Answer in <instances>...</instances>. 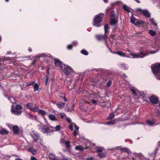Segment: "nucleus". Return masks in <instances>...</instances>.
<instances>
[{
  "instance_id": "37",
  "label": "nucleus",
  "mask_w": 160,
  "mask_h": 160,
  "mask_svg": "<svg viewBox=\"0 0 160 160\" xmlns=\"http://www.w3.org/2000/svg\"><path fill=\"white\" fill-rule=\"evenodd\" d=\"M158 51V50H155V51H151L149 52H146L145 53H144V54H148L147 55V56H148L149 54H154L155 53H156Z\"/></svg>"
},
{
  "instance_id": "54",
  "label": "nucleus",
  "mask_w": 160,
  "mask_h": 160,
  "mask_svg": "<svg viewBox=\"0 0 160 160\" xmlns=\"http://www.w3.org/2000/svg\"><path fill=\"white\" fill-rule=\"evenodd\" d=\"M137 12H142V11L143 10H142L141 8H138L136 9Z\"/></svg>"
},
{
  "instance_id": "36",
  "label": "nucleus",
  "mask_w": 160,
  "mask_h": 160,
  "mask_svg": "<svg viewBox=\"0 0 160 160\" xmlns=\"http://www.w3.org/2000/svg\"><path fill=\"white\" fill-rule=\"evenodd\" d=\"M81 52L83 54L87 56L88 54V53L86 50L83 49L81 51Z\"/></svg>"
},
{
  "instance_id": "45",
  "label": "nucleus",
  "mask_w": 160,
  "mask_h": 160,
  "mask_svg": "<svg viewBox=\"0 0 160 160\" xmlns=\"http://www.w3.org/2000/svg\"><path fill=\"white\" fill-rule=\"evenodd\" d=\"M72 44L68 45L67 46V48L69 50H71L72 48Z\"/></svg>"
},
{
  "instance_id": "38",
  "label": "nucleus",
  "mask_w": 160,
  "mask_h": 160,
  "mask_svg": "<svg viewBox=\"0 0 160 160\" xmlns=\"http://www.w3.org/2000/svg\"><path fill=\"white\" fill-rule=\"evenodd\" d=\"M38 86L37 84H35L34 85V91H36L38 90Z\"/></svg>"
},
{
  "instance_id": "12",
  "label": "nucleus",
  "mask_w": 160,
  "mask_h": 160,
  "mask_svg": "<svg viewBox=\"0 0 160 160\" xmlns=\"http://www.w3.org/2000/svg\"><path fill=\"white\" fill-rule=\"evenodd\" d=\"M27 107L29 108L31 111L35 112L38 107L36 106L34 103H30L27 104Z\"/></svg>"
},
{
  "instance_id": "14",
  "label": "nucleus",
  "mask_w": 160,
  "mask_h": 160,
  "mask_svg": "<svg viewBox=\"0 0 160 160\" xmlns=\"http://www.w3.org/2000/svg\"><path fill=\"white\" fill-rule=\"evenodd\" d=\"M97 38L99 40H104L105 41L106 45L107 47L109 48L108 45V44L107 42V37L105 35H98L96 36Z\"/></svg>"
},
{
  "instance_id": "27",
  "label": "nucleus",
  "mask_w": 160,
  "mask_h": 160,
  "mask_svg": "<svg viewBox=\"0 0 160 160\" xmlns=\"http://www.w3.org/2000/svg\"><path fill=\"white\" fill-rule=\"evenodd\" d=\"M48 118L51 120L52 121H56L57 120L56 116L52 114L49 115Z\"/></svg>"
},
{
  "instance_id": "28",
  "label": "nucleus",
  "mask_w": 160,
  "mask_h": 160,
  "mask_svg": "<svg viewBox=\"0 0 160 160\" xmlns=\"http://www.w3.org/2000/svg\"><path fill=\"white\" fill-rule=\"evenodd\" d=\"M102 103H103L102 102ZM104 103H105V104L104 105L102 103H101L100 105L103 107H106L107 108L109 107L110 106V103L109 102H104Z\"/></svg>"
},
{
  "instance_id": "7",
  "label": "nucleus",
  "mask_w": 160,
  "mask_h": 160,
  "mask_svg": "<svg viewBox=\"0 0 160 160\" xmlns=\"http://www.w3.org/2000/svg\"><path fill=\"white\" fill-rule=\"evenodd\" d=\"M74 128H75V130L73 132V134L76 136L78 134L79 127L77 126L74 123H71L69 126V128L71 130H72Z\"/></svg>"
},
{
  "instance_id": "18",
  "label": "nucleus",
  "mask_w": 160,
  "mask_h": 160,
  "mask_svg": "<svg viewBox=\"0 0 160 160\" xmlns=\"http://www.w3.org/2000/svg\"><path fill=\"white\" fill-rule=\"evenodd\" d=\"M118 66L120 68L123 70H127L128 69V68L127 64L122 62L118 63Z\"/></svg>"
},
{
  "instance_id": "43",
  "label": "nucleus",
  "mask_w": 160,
  "mask_h": 160,
  "mask_svg": "<svg viewBox=\"0 0 160 160\" xmlns=\"http://www.w3.org/2000/svg\"><path fill=\"white\" fill-rule=\"evenodd\" d=\"M65 144L66 147L67 148H69L70 147V142L69 141H66L65 142Z\"/></svg>"
},
{
  "instance_id": "58",
  "label": "nucleus",
  "mask_w": 160,
  "mask_h": 160,
  "mask_svg": "<svg viewBox=\"0 0 160 160\" xmlns=\"http://www.w3.org/2000/svg\"><path fill=\"white\" fill-rule=\"evenodd\" d=\"M30 160H37L36 158L33 156H31V157Z\"/></svg>"
},
{
  "instance_id": "35",
  "label": "nucleus",
  "mask_w": 160,
  "mask_h": 160,
  "mask_svg": "<svg viewBox=\"0 0 160 160\" xmlns=\"http://www.w3.org/2000/svg\"><path fill=\"white\" fill-rule=\"evenodd\" d=\"M114 115L113 113H111L109 116L107 118V119L109 120L111 119L114 117Z\"/></svg>"
},
{
  "instance_id": "30",
  "label": "nucleus",
  "mask_w": 160,
  "mask_h": 160,
  "mask_svg": "<svg viewBox=\"0 0 160 160\" xmlns=\"http://www.w3.org/2000/svg\"><path fill=\"white\" fill-rule=\"evenodd\" d=\"M120 150L121 152H126L128 153H129L130 152V150L127 148H121Z\"/></svg>"
},
{
  "instance_id": "55",
  "label": "nucleus",
  "mask_w": 160,
  "mask_h": 160,
  "mask_svg": "<svg viewBox=\"0 0 160 160\" xmlns=\"http://www.w3.org/2000/svg\"><path fill=\"white\" fill-rule=\"evenodd\" d=\"M8 99L12 102V103H13V101H15V99L13 97H11L8 98Z\"/></svg>"
},
{
  "instance_id": "46",
  "label": "nucleus",
  "mask_w": 160,
  "mask_h": 160,
  "mask_svg": "<svg viewBox=\"0 0 160 160\" xmlns=\"http://www.w3.org/2000/svg\"><path fill=\"white\" fill-rule=\"evenodd\" d=\"M60 115L61 116V118H66V116L65 114L64 113H60Z\"/></svg>"
},
{
  "instance_id": "39",
  "label": "nucleus",
  "mask_w": 160,
  "mask_h": 160,
  "mask_svg": "<svg viewBox=\"0 0 160 160\" xmlns=\"http://www.w3.org/2000/svg\"><path fill=\"white\" fill-rule=\"evenodd\" d=\"M123 4L122 2L121 1H118L113 3V5H117L120 6Z\"/></svg>"
},
{
  "instance_id": "20",
  "label": "nucleus",
  "mask_w": 160,
  "mask_h": 160,
  "mask_svg": "<svg viewBox=\"0 0 160 160\" xmlns=\"http://www.w3.org/2000/svg\"><path fill=\"white\" fill-rule=\"evenodd\" d=\"M28 151L34 155L37 153L36 150L32 147H29L28 149Z\"/></svg>"
},
{
  "instance_id": "49",
  "label": "nucleus",
  "mask_w": 160,
  "mask_h": 160,
  "mask_svg": "<svg viewBox=\"0 0 160 160\" xmlns=\"http://www.w3.org/2000/svg\"><path fill=\"white\" fill-rule=\"evenodd\" d=\"M114 13L113 12H111L110 15L111 16V18H116L115 16H114Z\"/></svg>"
},
{
  "instance_id": "62",
  "label": "nucleus",
  "mask_w": 160,
  "mask_h": 160,
  "mask_svg": "<svg viewBox=\"0 0 160 160\" xmlns=\"http://www.w3.org/2000/svg\"><path fill=\"white\" fill-rule=\"evenodd\" d=\"M93 97L94 98H96L97 97L98 95V94H96V93H93Z\"/></svg>"
},
{
  "instance_id": "44",
  "label": "nucleus",
  "mask_w": 160,
  "mask_h": 160,
  "mask_svg": "<svg viewBox=\"0 0 160 160\" xmlns=\"http://www.w3.org/2000/svg\"><path fill=\"white\" fill-rule=\"evenodd\" d=\"M34 81H31L29 82L27 84L26 86H29L32 85H33L34 84Z\"/></svg>"
},
{
  "instance_id": "29",
  "label": "nucleus",
  "mask_w": 160,
  "mask_h": 160,
  "mask_svg": "<svg viewBox=\"0 0 160 160\" xmlns=\"http://www.w3.org/2000/svg\"><path fill=\"white\" fill-rule=\"evenodd\" d=\"M57 107L60 108H62L65 105V103L64 102H59L57 104Z\"/></svg>"
},
{
  "instance_id": "24",
  "label": "nucleus",
  "mask_w": 160,
  "mask_h": 160,
  "mask_svg": "<svg viewBox=\"0 0 160 160\" xmlns=\"http://www.w3.org/2000/svg\"><path fill=\"white\" fill-rule=\"evenodd\" d=\"M36 112H38L39 114L41 115L43 117H44L47 114V112L45 111L39 109L38 107L37 108V111Z\"/></svg>"
},
{
  "instance_id": "40",
  "label": "nucleus",
  "mask_w": 160,
  "mask_h": 160,
  "mask_svg": "<svg viewBox=\"0 0 160 160\" xmlns=\"http://www.w3.org/2000/svg\"><path fill=\"white\" fill-rule=\"evenodd\" d=\"M149 33L152 36H154L155 34V32L152 30L149 31Z\"/></svg>"
},
{
  "instance_id": "19",
  "label": "nucleus",
  "mask_w": 160,
  "mask_h": 160,
  "mask_svg": "<svg viewBox=\"0 0 160 160\" xmlns=\"http://www.w3.org/2000/svg\"><path fill=\"white\" fill-rule=\"evenodd\" d=\"M132 16L131 18V22L134 24L135 26H137L140 24V22H137L136 23H135V21L136 20V18L133 15L132 13H131Z\"/></svg>"
},
{
  "instance_id": "59",
  "label": "nucleus",
  "mask_w": 160,
  "mask_h": 160,
  "mask_svg": "<svg viewBox=\"0 0 160 160\" xmlns=\"http://www.w3.org/2000/svg\"><path fill=\"white\" fill-rule=\"evenodd\" d=\"M110 38H112V39H115V36L113 34H111V35H110Z\"/></svg>"
},
{
  "instance_id": "50",
  "label": "nucleus",
  "mask_w": 160,
  "mask_h": 160,
  "mask_svg": "<svg viewBox=\"0 0 160 160\" xmlns=\"http://www.w3.org/2000/svg\"><path fill=\"white\" fill-rule=\"evenodd\" d=\"M74 86H67V88L69 90H72L73 88H74Z\"/></svg>"
},
{
  "instance_id": "33",
  "label": "nucleus",
  "mask_w": 160,
  "mask_h": 160,
  "mask_svg": "<svg viewBox=\"0 0 160 160\" xmlns=\"http://www.w3.org/2000/svg\"><path fill=\"white\" fill-rule=\"evenodd\" d=\"M109 27L108 24H106L104 26V29L105 31V34H106V33L108 32Z\"/></svg>"
},
{
  "instance_id": "41",
  "label": "nucleus",
  "mask_w": 160,
  "mask_h": 160,
  "mask_svg": "<svg viewBox=\"0 0 160 160\" xmlns=\"http://www.w3.org/2000/svg\"><path fill=\"white\" fill-rule=\"evenodd\" d=\"M115 120H113L112 121H110L106 122L105 124H113L115 122Z\"/></svg>"
},
{
  "instance_id": "15",
  "label": "nucleus",
  "mask_w": 160,
  "mask_h": 160,
  "mask_svg": "<svg viewBox=\"0 0 160 160\" xmlns=\"http://www.w3.org/2000/svg\"><path fill=\"white\" fill-rule=\"evenodd\" d=\"M149 100L152 103L154 104H157L159 102L158 98L154 95H152L149 98Z\"/></svg>"
},
{
  "instance_id": "47",
  "label": "nucleus",
  "mask_w": 160,
  "mask_h": 160,
  "mask_svg": "<svg viewBox=\"0 0 160 160\" xmlns=\"http://www.w3.org/2000/svg\"><path fill=\"white\" fill-rule=\"evenodd\" d=\"M98 155L100 157L102 158L105 156V154L104 153H98Z\"/></svg>"
},
{
  "instance_id": "3",
  "label": "nucleus",
  "mask_w": 160,
  "mask_h": 160,
  "mask_svg": "<svg viewBox=\"0 0 160 160\" xmlns=\"http://www.w3.org/2000/svg\"><path fill=\"white\" fill-rule=\"evenodd\" d=\"M38 128L42 132L47 135L50 134L52 133V130L51 129V126H45L40 123L38 126Z\"/></svg>"
},
{
  "instance_id": "34",
  "label": "nucleus",
  "mask_w": 160,
  "mask_h": 160,
  "mask_svg": "<svg viewBox=\"0 0 160 160\" xmlns=\"http://www.w3.org/2000/svg\"><path fill=\"white\" fill-rule=\"evenodd\" d=\"M122 8L123 9L126 11L129 12H130L129 9L128 7L125 5H123L122 6Z\"/></svg>"
},
{
  "instance_id": "22",
  "label": "nucleus",
  "mask_w": 160,
  "mask_h": 160,
  "mask_svg": "<svg viewBox=\"0 0 160 160\" xmlns=\"http://www.w3.org/2000/svg\"><path fill=\"white\" fill-rule=\"evenodd\" d=\"M51 129L52 130V132L59 131L61 129V126L60 125H57L55 127L51 126Z\"/></svg>"
},
{
  "instance_id": "42",
  "label": "nucleus",
  "mask_w": 160,
  "mask_h": 160,
  "mask_svg": "<svg viewBox=\"0 0 160 160\" xmlns=\"http://www.w3.org/2000/svg\"><path fill=\"white\" fill-rule=\"evenodd\" d=\"M150 22L151 23H152L156 27V28H157V24L156 23H155L154 22V20L153 19V18H152L151 19H150Z\"/></svg>"
},
{
  "instance_id": "60",
  "label": "nucleus",
  "mask_w": 160,
  "mask_h": 160,
  "mask_svg": "<svg viewBox=\"0 0 160 160\" xmlns=\"http://www.w3.org/2000/svg\"><path fill=\"white\" fill-rule=\"evenodd\" d=\"M93 158L92 157L88 158L86 159V160H93Z\"/></svg>"
},
{
  "instance_id": "9",
  "label": "nucleus",
  "mask_w": 160,
  "mask_h": 160,
  "mask_svg": "<svg viewBox=\"0 0 160 160\" xmlns=\"http://www.w3.org/2000/svg\"><path fill=\"white\" fill-rule=\"evenodd\" d=\"M37 58L35 59L34 61L32 62V64L34 65L35 63L36 62L37 58H45L47 57H48L50 58H52V55L49 53H42L40 54H38L36 56Z\"/></svg>"
},
{
  "instance_id": "6",
  "label": "nucleus",
  "mask_w": 160,
  "mask_h": 160,
  "mask_svg": "<svg viewBox=\"0 0 160 160\" xmlns=\"http://www.w3.org/2000/svg\"><path fill=\"white\" fill-rule=\"evenodd\" d=\"M22 108V106L20 105H17L15 107H13V105L12 106L11 112L12 113L14 114L19 115H20L22 113L21 110Z\"/></svg>"
},
{
  "instance_id": "48",
  "label": "nucleus",
  "mask_w": 160,
  "mask_h": 160,
  "mask_svg": "<svg viewBox=\"0 0 160 160\" xmlns=\"http://www.w3.org/2000/svg\"><path fill=\"white\" fill-rule=\"evenodd\" d=\"M103 149L101 147H99L97 148V151L99 152V153H101V152H102L103 151Z\"/></svg>"
},
{
  "instance_id": "56",
  "label": "nucleus",
  "mask_w": 160,
  "mask_h": 160,
  "mask_svg": "<svg viewBox=\"0 0 160 160\" xmlns=\"http://www.w3.org/2000/svg\"><path fill=\"white\" fill-rule=\"evenodd\" d=\"M111 83L112 82L111 80H109L108 81L107 84V86L108 87H109L111 85Z\"/></svg>"
},
{
  "instance_id": "32",
  "label": "nucleus",
  "mask_w": 160,
  "mask_h": 160,
  "mask_svg": "<svg viewBox=\"0 0 160 160\" xmlns=\"http://www.w3.org/2000/svg\"><path fill=\"white\" fill-rule=\"evenodd\" d=\"M49 158L50 160H57L55 158V155L52 153H50V154Z\"/></svg>"
},
{
  "instance_id": "13",
  "label": "nucleus",
  "mask_w": 160,
  "mask_h": 160,
  "mask_svg": "<svg viewBox=\"0 0 160 160\" xmlns=\"http://www.w3.org/2000/svg\"><path fill=\"white\" fill-rule=\"evenodd\" d=\"M31 134L34 142H37L38 141L41 140L38 133L36 132H32Z\"/></svg>"
},
{
  "instance_id": "23",
  "label": "nucleus",
  "mask_w": 160,
  "mask_h": 160,
  "mask_svg": "<svg viewBox=\"0 0 160 160\" xmlns=\"http://www.w3.org/2000/svg\"><path fill=\"white\" fill-rule=\"evenodd\" d=\"M118 22L117 18H111L110 24L112 26L115 25Z\"/></svg>"
},
{
  "instance_id": "8",
  "label": "nucleus",
  "mask_w": 160,
  "mask_h": 160,
  "mask_svg": "<svg viewBox=\"0 0 160 160\" xmlns=\"http://www.w3.org/2000/svg\"><path fill=\"white\" fill-rule=\"evenodd\" d=\"M130 54L134 58H142L147 56L148 54H144V53L141 52L139 53H134L131 52Z\"/></svg>"
},
{
  "instance_id": "4",
  "label": "nucleus",
  "mask_w": 160,
  "mask_h": 160,
  "mask_svg": "<svg viewBox=\"0 0 160 160\" xmlns=\"http://www.w3.org/2000/svg\"><path fill=\"white\" fill-rule=\"evenodd\" d=\"M130 90L133 94L135 96H141L143 98L147 95L146 92L142 91H139L134 87H131Z\"/></svg>"
},
{
  "instance_id": "11",
  "label": "nucleus",
  "mask_w": 160,
  "mask_h": 160,
  "mask_svg": "<svg viewBox=\"0 0 160 160\" xmlns=\"http://www.w3.org/2000/svg\"><path fill=\"white\" fill-rule=\"evenodd\" d=\"M9 128L12 129L13 133L16 134H18L19 132V128L17 126H13L12 124H7Z\"/></svg>"
},
{
  "instance_id": "25",
  "label": "nucleus",
  "mask_w": 160,
  "mask_h": 160,
  "mask_svg": "<svg viewBox=\"0 0 160 160\" xmlns=\"http://www.w3.org/2000/svg\"><path fill=\"white\" fill-rule=\"evenodd\" d=\"M109 49L111 52L112 53H113L114 54H118L121 57H126V56L125 55V54L124 53H123L122 52L120 51V52H113L111 51V49L110 48H109Z\"/></svg>"
},
{
  "instance_id": "63",
  "label": "nucleus",
  "mask_w": 160,
  "mask_h": 160,
  "mask_svg": "<svg viewBox=\"0 0 160 160\" xmlns=\"http://www.w3.org/2000/svg\"><path fill=\"white\" fill-rule=\"evenodd\" d=\"M28 50L29 52H32V49L31 48H28Z\"/></svg>"
},
{
  "instance_id": "64",
  "label": "nucleus",
  "mask_w": 160,
  "mask_h": 160,
  "mask_svg": "<svg viewBox=\"0 0 160 160\" xmlns=\"http://www.w3.org/2000/svg\"><path fill=\"white\" fill-rule=\"evenodd\" d=\"M157 113L158 115H159L160 114V111H159V110H157Z\"/></svg>"
},
{
  "instance_id": "16",
  "label": "nucleus",
  "mask_w": 160,
  "mask_h": 160,
  "mask_svg": "<svg viewBox=\"0 0 160 160\" xmlns=\"http://www.w3.org/2000/svg\"><path fill=\"white\" fill-rule=\"evenodd\" d=\"M7 59L5 57H0V73L1 72L2 70L4 68V65L3 64V61L7 60Z\"/></svg>"
},
{
  "instance_id": "1",
  "label": "nucleus",
  "mask_w": 160,
  "mask_h": 160,
  "mask_svg": "<svg viewBox=\"0 0 160 160\" xmlns=\"http://www.w3.org/2000/svg\"><path fill=\"white\" fill-rule=\"evenodd\" d=\"M61 69L65 74L67 78H71L74 75V72L70 66L64 65L62 66Z\"/></svg>"
},
{
  "instance_id": "52",
  "label": "nucleus",
  "mask_w": 160,
  "mask_h": 160,
  "mask_svg": "<svg viewBox=\"0 0 160 160\" xmlns=\"http://www.w3.org/2000/svg\"><path fill=\"white\" fill-rule=\"evenodd\" d=\"M91 101L92 103L94 105H96L97 104V101L95 100L92 99L91 100Z\"/></svg>"
},
{
  "instance_id": "17",
  "label": "nucleus",
  "mask_w": 160,
  "mask_h": 160,
  "mask_svg": "<svg viewBox=\"0 0 160 160\" xmlns=\"http://www.w3.org/2000/svg\"><path fill=\"white\" fill-rule=\"evenodd\" d=\"M54 62L55 65L60 67L61 69H62V65H65L62 63V62L58 59H54Z\"/></svg>"
},
{
  "instance_id": "61",
  "label": "nucleus",
  "mask_w": 160,
  "mask_h": 160,
  "mask_svg": "<svg viewBox=\"0 0 160 160\" xmlns=\"http://www.w3.org/2000/svg\"><path fill=\"white\" fill-rule=\"evenodd\" d=\"M71 83V80H69L68 82V86H70Z\"/></svg>"
},
{
  "instance_id": "5",
  "label": "nucleus",
  "mask_w": 160,
  "mask_h": 160,
  "mask_svg": "<svg viewBox=\"0 0 160 160\" xmlns=\"http://www.w3.org/2000/svg\"><path fill=\"white\" fill-rule=\"evenodd\" d=\"M103 16V14L102 13H100L96 15L93 20V25L97 27H100L101 25V22L102 20Z\"/></svg>"
},
{
  "instance_id": "57",
  "label": "nucleus",
  "mask_w": 160,
  "mask_h": 160,
  "mask_svg": "<svg viewBox=\"0 0 160 160\" xmlns=\"http://www.w3.org/2000/svg\"><path fill=\"white\" fill-rule=\"evenodd\" d=\"M66 120L67 122H68L69 123H71V120L69 118H66Z\"/></svg>"
},
{
  "instance_id": "2",
  "label": "nucleus",
  "mask_w": 160,
  "mask_h": 160,
  "mask_svg": "<svg viewBox=\"0 0 160 160\" xmlns=\"http://www.w3.org/2000/svg\"><path fill=\"white\" fill-rule=\"evenodd\" d=\"M151 68L156 78L160 80V63H156L152 65Z\"/></svg>"
},
{
  "instance_id": "21",
  "label": "nucleus",
  "mask_w": 160,
  "mask_h": 160,
  "mask_svg": "<svg viewBox=\"0 0 160 160\" xmlns=\"http://www.w3.org/2000/svg\"><path fill=\"white\" fill-rule=\"evenodd\" d=\"M142 13L146 18H149L150 17V13L148 10L146 9L143 10Z\"/></svg>"
},
{
  "instance_id": "31",
  "label": "nucleus",
  "mask_w": 160,
  "mask_h": 160,
  "mask_svg": "<svg viewBox=\"0 0 160 160\" xmlns=\"http://www.w3.org/2000/svg\"><path fill=\"white\" fill-rule=\"evenodd\" d=\"M75 148L76 150L79 151H82L84 149L83 147L80 145L77 146L75 147Z\"/></svg>"
},
{
  "instance_id": "26",
  "label": "nucleus",
  "mask_w": 160,
  "mask_h": 160,
  "mask_svg": "<svg viewBox=\"0 0 160 160\" xmlns=\"http://www.w3.org/2000/svg\"><path fill=\"white\" fill-rule=\"evenodd\" d=\"M0 133L2 134H7L8 133V132L6 129L0 127Z\"/></svg>"
},
{
  "instance_id": "10",
  "label": "nucleus",
  "mask_w": 160,
  "mask_h": 160,
  "mask_svg": "<svg viewBox=\"0 0 160 160\" xmlns=\"http://www.w3.org/2000/svg\"><path fill=\"white\" fill-rule=\"evenodd\" d=\"M155 120L154 119L152 120H147L145 121V123H140L141 124L146 126L148 127L153 126L155 125Z\"/></svg>"
},
{
  "instance_id": "53",
  "label": "nucleus",
  "mask_w": 160,
  "mask_h": 160,
  "mask_svg": "<svg viewBox=\"0 0 160 160\" xmlns=\"http://www.w3.org/2000/svg\"><path fill=\"white\" fill-rule=\"evenodd\" d=\"M78 42L76 41H74L72 43V46H76L78 45Z\"/></svg>"
},
{
  "instance_id": "51",
  "label": "nucleus",
  "mask_w": 160,
  "mask_h": 160,
  "mask_svg": "<svg viewBox=\"0 0 160 160\" xmlns=\"http://www.w3.org/2000/svg\"><path fill=\"white\" fill-rule=\"evenodd\" d=\"M62 160H72L71 158H68L66 157H62Z\"/></svg>"
}]
</instances>
